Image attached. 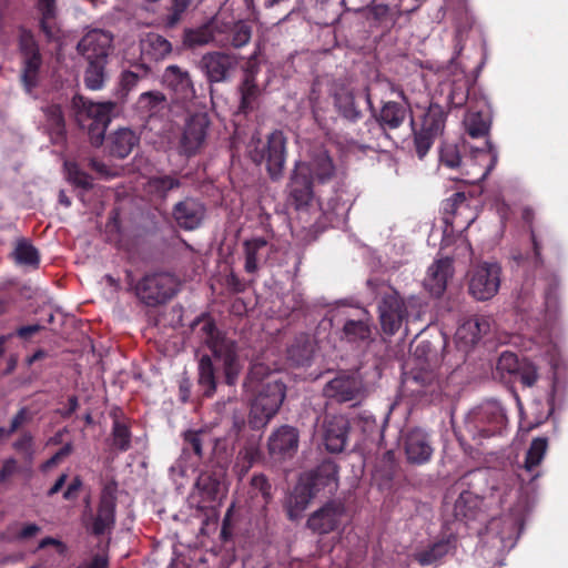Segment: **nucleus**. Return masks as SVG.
Returning <instances> with one entry per match:
<instances>
[{
    "label": "nucleus",
    "mask_w": 568,
    "mask_h": 568,
    "mask_svg": "<svg viewBox=\"0 0 568 568\" xmlns=\"http://www.w3.org/2000/svg\"><path fill=\"white\" fill-rule=\"evenodd\" d=\"M252 397L250 424L253 428L265 426L278 412L286 396V386L280 379L263 383Z\"/></svg>",
    "instance_id": "obj_5"
},
{
    "label": "nucleus",
    "mask_w": 568,
    "mask_h": 568,
    "mask_svg": "<svg viewBox=\"0 0 568 568\" xmlns=\"http://www.w3.org/2000/svg\"><path fill=\"white\" fill-rule=\"evenodd\" d=\"M178 291L176 278L166 272L145 274L134 286L138 300L149 307L166 304L176 295Z\"/></svg>",
    "instance_id": "obj_7"
},
{
    "label": "nucleus",
    "mask_w": 568,
    "mask_h": 568,
    "mask_svg": "<svg viewBox=\"0 0 568 568\" xmlns=\"http://www.w3.org/2000/svg\"><path fill=\"white\" fill-rule=\"evenodd\" d=\"M464 124L471 138H483L489 133L491 118L488 112L469 110L464 119Z\"/></svg>",
    "instance_id": "obj_48"
},
{
    "label": "nucleus",
    "mask_w": 568,
    "mask_h": 568,
    "mask_svg": "<svg viewBox=\"0 0 568 568\" xmlns=\"http://www.w3.org/2000/svg\"><path fill=\"white\" fill-rule=\"evenodd\" d=\"M506 424L504 409L496 403H487L469 415L466 429L473 439L489 438L500 434Z\"/></svg>",
    "instance_id": "obj_9"
},
{
    "label": "nucleus",
    "mask_w": 568,
    "mask_h": 568,
    "mask_svg": "<svg viewBox=\"0 0 568 568\" xmlns=\"http://www.w3.org/2000/svg\"><path fill=\"white\" fill-rule=\"evenodd\" d=\"M38 551H41L42 554H48L49 558L43 561V564L38 562V568H40L41 565H48V566H60L68 554V547L67 545L53 537H45L38 541Z\"/></svg>",
    "instance_id": "obj_47"
},
{
    "label": "nucleus",
    "mask_w": 568,
    "mask_h": 568,
    "mask_svg": "<svg viewBox=\"0 0 568 568\" xmlns=\"http://www.w3.org/2000/svg\"><path fill=\"white\" fill-rule=\"evenodd\" d=\"M113 37L103 30L89 31L78 43V51L87 61H108Z\"/></svg>",
    "instance_id": "obj_20"
},
{
    "label": "nucleus",
    "mask_w": 568,
    "mask_h": 568,
    "mask_svg": "<svg viewBox=\"0 0 568 568\" xmlns=\"http://www.w3.org/2000/svg\"><path fill=\"white\" fill-rule=\"evenodd\" d=\"M425 305L419 297L404 298L395 288L382 293L377 304L378 321L385 335L394 336L405 324V335L409 325L422 321Z\"/></svg>",
    "instance_id": "obj_3"
},
{
    "label": "nucleus",
    "mask_w": 568,
    "mask_h": 568,
    "mask_svg": "<svg viewBox=\"0 0 568 568\" xmlns=\"http://www.w3.org/2000/svg\"><path fill=\"white\" fill-rule=\"evenodd\" d=\"M206 213L205 205L197 199L187 196L172 207V217L184 231H193L201 226Z\"/></svg>",
    "instance_id": "obj_19"
},
{
    "label": "nucleus",
    "mask_w": 568,
    "mask_h": 568,
    "mask_svg": "<svg viewBox=\"0 0 568 568\" xmlns=\"http://www.w3.org/2000/svg\"><path fill=\"white\" fill-rule=\"evenodd\" d=\"M440 94H445V103L448 109L462 108L466 104L469 95L468 81L465 78L455 79L439 85Z\"/></svg>",
    "instance_id": "obj_43"
},
{
    "label": "nucleus",
    "mask_w": 568,
    "mask_h": 568,
    "mask_svg": "<svg viewBox=\"0 0 568 568\" xmlns=\"http://www.w3.org/2000/svg\"><path fill=\"white\" fill-rule=\"evenodd\" d=\"M64 168L67 171V176L69 182H71L77 187L83 190H90L93 186L92 176L88 174L85 171L80 169L79 164L71 161H65Z\"/></svg>",
    "instance_id": "obj_61"
},
{
    "label": "nucleus",
    "mask_w": 568,
    "mask_h": 568,
    "mask_svg": "<svg viewBox=\"0 0 568 568\" xmlns=\"http://www.w3.org/2000/svg\"><path fill=\"white\" fill-rule=\"evenodd\" d=\"M467 197L464 192H456L442 203L443 221L447 226H453L455 216L460 209H469L466 203Z\"/></svg>",
    "instance_id": "obj_52"
},
{
    "label": "nucleus",
    "mask_w": 568,
    "mask_h": 568,
    "mask_svg": "<svg viewBox=\"0 0 568 568\" xmlns=\"http://www.w3.org/2000/svg\"><path fill=\"white\" fill-rule=\"evenodd\" d=\"M333 104L338 115L351 123H356L363 118L353 91L347 88H339L334 92Z\"/></svg>",
    "instance_id": "obj_37"
},
{
    "label": "nucleus",
    "mask_w": 568,
    "mask_h": 568,
    "mask_svg": "<svg viewBox=\"0 0 568 568\" xmlns=\"http://www.w3.org/2000/svg\"><path fill=\"white\" fill-rule=\"evenodd\" d=\"M365 318H348L345 321L341 331L342 341L356 347L367 346L374 342V325L368 313L365 312Z\"/></svg>",
    "instance_id": "obj_23"
},
{
    "label": "nucleus",
    "mask_w": 568,
    "mask_h": 568,
    "mask_svg": "<svg viewBox=\"0 0 568 568\" xmlns=\"http://www.w3.org/2000/svg\"><path fill=\"white\" fill-rule=\"evenodd\" d=\"M256 74L257 68L255 65H248L244 71L243 80L237 88L240 94L239 114L246 115L256 108L261 93L256 82Z\"/></svg>",
    "instance_id": "obj_31"
},
{
    "label": "nucleus",
    "mask_w": 568,
    "mask_h": 568,
    "mask_svg": "<svg viewBox=\"0 0 568 568\" xmlns=\"http://www.w3.org/2000/svg\"><path fill=\"white\" fill-rule=\"evenodd\" d=\"M168 108V100L161 91H146L140 94L135 110L142 118H152Z\"/></svg>",
    "instance_id": "obj_44"
},
{
    "label": "nucleus",
    "mask_w": 568,
    "mask_h": 568,
    "mask_svg": "<svg viewBox=\"0 0 568 568\" xmlns=\"http://www.w3.org/2000/svg\"><path fill=\"white\" fill-rule=\"evenodd\" d=\"M447 344L446 336L437 333L435 336L418 339L413 355L416 362L410 372L405 373L404 388L413 396L425 398L429 403H440L446 383L440 378L437 368L443 361L442 352Z\"/></svg>",
    "instance_id": "obj_1"
},
{
    "label": "nucleus",
    "mask_w": 568,
    "mask_h": 568,
    "mask_svg": "<svg viewBox=\"0 0 568 568\" xmlns=\"http://www.w3.org/2000/svg\"><path fill=\"white\" fill-rule=\"evenodd\" d=\"M276 378V374H274L268 368V366L263 363H253L243 382V389L245 393H255L257 387H260L263 383Z\"/></svg>",
    "instance_id": "obj_49"
},
{
    "label": "nucleus",
    "mask_w": 568,
    "mask_h": 568,
    "mask_svg": "<svg viewBox=\"0 0 568 568\" xmlns=\"http://www.w3.org/2000/svg\"><path fill=\"white\" fill-rule=\"evenodd\" d=\"M243 245L245 251L244 270L246 273L254 274L258 268L257 254L267 246V241L264 237H255L246 240Z\"/></svg>",
    "instance_id": "obj_56"
},
{
    "label": "nucleus",
    "mask_w": 568,
    "mask_h": 568,
    "mask_svg": "<svg viewBox=\"0 0 568 568\" xmlns=\"http://www.w3.org/2000/svg\"><path fill=\"white\" fill-rule=\"evenodd\" d=\"M367 17L379 26L392 27L402 17V0H372Z\"/></svg>",
    "instance_id": "obj_35"
},
{
    "label": "nucleus",
    "mask_w": 568,
    "mask_h": 568,
    "mask_svg": "<svg viewBox=\"0 0 568 568\" xmlns=\"http://www.w3.org/2000/svg\"><path fill=\"white\" fill-rule=\"evenodd\" d=\"M140 143V135L130 128H120L106 138V150L116 159H125Z\"/></svg>",
    "instance_id": "obj_34"
},
{
    "label": "nucleus",
    "mask_w": 568,
    "mask_h": 568,
    "mask_svg": "<svg viewBox=\"0 0 568 568\" xmlns=\"http://www.w3.org/2000/svg\"><path fill=\"white\" fill-rule=\"evenodd\" d=\"M535 217V212L531 207L526 206L521 211V219L523 221L528 224V230L530 233V240L532 244V252H534V265L541 266L544 264V260L541 256V244L537 237L536 231L534 229L532 222Z\"/></svg>",
    "instance_id": "obj_60"
},
{
    "label": "nucleus",
    "mask_w": 568,
    "mask_h": 568,
    "mask_svg": "<svg viewBox=\"0 0 568 568\" xmlns=\"http://www.w3.org/2000/svg\"><path fill=\"white\" fill-rule=\"evenodd\" d=\"M225 470L221 467L206 469L200 473L195 487L202 496V501L212 503L217 500L225 490Z\"/></svg>",
    "instance_id": "obj_27"
},
{
    "label": "nucleus",
    "mask_w": 568,
    "mask_h": 568,
    "mask_svg": "<svg viewBox=\"0 0 568 568\" xmlns=\"http://www.w3.org/2000/svg\"><path fill=\"white\" fill-rule=\"evenodd\" d=\"M211 120L207 113L199 112L190 115L181 133L178 152L187 159L195 156L205 145Z\"/></svg>",
    "instance_id": "obj_11"
},
{
    "label": "nucleus",
    "mask_w": 568,
    "mask_h": 568,
    "mask_svg": "<svg viewBox=\"0 0 568 568\" xmlns=\"http://www.w3.org/2000/svg\"><path fill=\"white\" fill-rule=\"evenodd\" d=\"M116 485H105L100 495L97 515L93 518L91 531L94 536H102L111 530L115 524Z\"/></svg>",
    "instance_id": "obj_17"
},
{
    "label": "nucleus",
    "mask_w": 568,
    "mask_h": 568,
    "mask_svg": "<svg viewBox=\"0 0 568 568\" xmlns=\"http://www.w3.org/2000/svg\"><path fill=\"white\" fill-rule=\"evenodd\" d=\"M287 139L283 131L275 130L267 135L266 142L252 151V160L261 164L266 163V170L272 180H277L284 170L286 161Z\"/></svg>",
    "instance_id": "obj_10"
},
{
    "label": "nucleus",
    "mask_w": 568,
    "mask_h": 568,
    "mask_svg": "<svg viewBox=\"0 0 568 568\" xmlns=\"http://www.w3.org/2000/svg\"><path fill=\"white\" fill-rule=\"evenodd\" d=\"M314 354V344L307 335L297 336L287 348V358L296 366H306Z\"/></svg>",
    "instance_id": "obj_46"
},
{
    "label": "nucleus",
    "mask_w": 568,
    "mask_h": 568,
    "mask_svg": "<svg viewBox=\"0 0 568 568\" xmlns=\"http://www.w3.org/2000/svg\"><path fill=\"white\" fill-rule=\"evenodd\" d=\"M323 395L338 404H359L367 395L364 381L355 373L338 372L323 387Z\"/></svg>",
    "instance_id": "obj_8"
},
{
    "label": "nucleus",
    "mask_w": 568,
    "mask_h": 568,
    "mask_svg": "<svg viewBox=\"0 0 568 568\" xmlns=\"http://www.w3.org/2000/svg\"><path fill=\"white\" fill-rule=\"evenodd\" d=\"M115 108L113 102L95 103L81 94L71 100V112L80 129L85 130L90 143L98 148L103 144L105 131L111 122V113Z\"/></svg>",
    "instance_id": "obj_4"
},
{
    "label": "nucleus",
    "mask_w": 568,
    "mask_h": 568,
    "mask_svg": "<svg viewBox=\"0 0 568 568\" xmlns=\"http://www.w3.org/2000/svg\"><path fill=\"white\" fill-rule=\"evenodd\" d=\"M305 165H295L286 186V203L295 211H306L314 201L313 179L306 176Z\"/></svg>",
    "instance_id": "obj_15"
},
{
    "label": "nucleus",
    "mask_w": 568,
    "mask_h": 568,
    "mask_svg": "<svg viewBox=\"0 0 568 568\" xmlns=\"http://www.w3.org/2000/svg\"><path fill=\"white\" fill-rule=\"evenodd\" d=\"M214 18L207 20L196 28H185L182 34V43L187 49H195L206 45L214 40L215 36Z\"/></svg>",
    "instance_id": "obj_40"
},
{
    "label": "nucleus",
    "mask_w": 568,
    "mask_h": 568,
    "mask_svg": "<svg viewBox=\"0 0 568 568\" xmlns=\"http://www.w3.org/2000/svg\"><path fill=\"white\" fill-rule=\"evenodd\" d=\"M323 440L329 453H341L347 443L349 423L342 415L328 416L324 420Z\"/></svg>",
    "instance_id": "obj_25"
},
{
    "label": "nucleus",
    "mask_w": 568,
    "mask_h": 568,
    "mask_svg": "<svg viewBox=\"0 0 568 568\" xmlns=\"http://www.w3.org/2000/svg\"><path fill=\"white\" fill-rule=\"evenodd\" d=\"M408 111L407 102L386 101L383 102L375 120L382 130H395L405 122Z\"/></svg>",
    "instance_id": "obj_36"
},
{
    "label": "nucleus",
    "mask_w": 568,
    "mask_h": 568,
    "mask_svg": "<svg viewBox=\"0 0 568 568\" xmlns=\"http://www.w3.org/2000/svg\"><path fill=\"white\" fill-rule=\"evenodd\" d=\"M110 417L112 419L110 447L115 452L125 453L132 444L131 422L119 407L111 409Z\"/></svg>",
    "instance_id": "obj_29"
},
{
    "label": "nucleus",
    "mask_w": 568,
    "mask_h": 568,
    "mask_svg": "<svg viewBox=\"0 0 568 568\" xmlns=\"http://www.w3.org/2000/svg\"><path fill=\"white\" fill-rule=\"evenodd\" d=\"M237 64L239 60L234 54L222 51L207 52L200 60V69L210 84L229 81Z\"/></svg>",
    "instance_id": "obj_16"
},
{
    "label": "nucleus",
    "mask_w": 568,
    "mask_h": 568,
    "mask_svg": "<svg viewBox=\"0 0 568 568\" xmlns=\"http://www.w3.org/2000/svg\"><path fill=\"white\" fill-rule=\"evenodd\" d=\"M12 256L19 265H33L36 264V248L33 245L26 241H17L16 248L12 252Z\"/></svg>",
    "instance_id": "obj_63"
},
{
    "label": "nucleus",
    "mask_w": 568,
    "mask_h": 568,
    "mask_svg": "<svg viewBox=\"0 0 568 568\" xmlns=\"http://www.w3.org/2000/svg\"><path fill=\"white\" fill-rule=\"evenodd\" d=\"M261 450L254 444L244 446L237 454L233 470L241 480L253 465L261 458Z\"/></svg>",
    "instance_id": "obj_51"
},
{
    "label": "nucleus",
    "mask_w": 568,
    "mask_h": 568,
    "mask_svg": "<svg viewBox=\"0 0 568 568\" xmlns=\"http://www.w3.org/2000/svg\"><path fill=\"white\" fill-rule=\"evenodd\" d=\"M14 452L27 462H32L34 440L31 433L21 434L12 444Z\"/></svg>",
    "instance_id": "obj_64"
},
{
    "label": "nucleus",
    "mask_w": 568,
    "mask_h": 568,
    "mask_svg": "<svg viewBox=\"0 0 568 568\" xmlns=\"http://www.w3.org/2000/svg\"><path fill=\"white\" fill-rule=\"evenodd\" d=\"M191 329L210 348L214 359L222 366L224 383L234 386L242 368L236 343L226 338L216 327L215 321L205 313L191 323Z\"/></svg>",
    "instance_id": "obj_2"
},
{
    "label": "nucleus",
    "mask_w": 568,
    "mask_h": 568,
    "mask_svg": "<svg viewBox=\"0 0 568 568\" xmlns=\"http://www.w3.org/2000/svg\"><path fill=\"white\" fill-rule=\"evenodd\" d=\"M501 267L498 263L484 262L469 272L468 292L477 301L494 297L500 286Z\"/></svg>",
    "instance_id": "obj_12"
},
{
    "label": "nucleus",
    "mask_w": 568,
    "mask_h": 568,
    "mask_svg": "<svg viewBox=\"0 0 568 568\" xmlns=\"http://www.w3.org/2000/svg\"><path fill=\"white\" fill-rule=\"evenodd\" d=\"M548 448V439L546 437H537L532 439L524 463V468L528 473H532L541 463Z\"/></svg>",
    "instance_id": "obj_53"
},
{
    "label": "nucleus",
    "mask_w": 568,
    "mask_h": 568,
    "mask_svg": "<svg viewBox=\"0 0 568 568\" xmlns=\"http://www.w3.org/2000/svg\"><path fill=\"white\" fill-rule=\"evenodd\" d=\"M345 515L344 503L331 499L308 516L306 528L321 536L338 531L343 527Z\"/></svg>",
    "instance_id": "obj_14"
},
{
    "label": "nucleus",
    "mask_w": 568,
    "mask_h": 568,
    "mask_svg": "<svg viewBox=\"0 0 568 568\" xmlns=\"http://www.w3.org/2000/svg\"><path fill=\"white\" fill-rule=\"evenodd\" d=\"M454 517L466 525L471 521H486L487 515L483 509V499L468 490L460 493L454 504Z\"/></svg>",
    "instance_id": "obj_28"
},
{
    "label": "nucleus",
    "mask_w": 568,
    "mask_h": 568,
    "mask_svg": "<svg viewBox=\"0 0 568 568\" xmlns=\"http://www.w3.org/2000/svg\"><path fill=\"white\" fill-rule=\"evenodd\" d=\"M38 28L43 32L48 41L55 42L59 47L62 40V29L59 22L57 0H38Z\"/></svg>",
    "instance_id": "obj_24"
},
{
    "label": "nucleus",
    "mask_w": 568,
    "mask_h": 568,
    "mask_svg": "<svg viewBox=\"0 0 568 568\" xmlns=\"http://www.w3.org/2000/svg\"><path fill=\"white\" fill-rule=\"evenodd\" d=\"M148 184L152 194L161 200H166L171 191L182 186V181L173 174H161L151 176Z\"/></svg>",
    "instance_id": "obj_50"
},
{
    "label": "nucleus",
    "mask_w": 568,
    "mask_h": 568,
    "mask_svg": "<svg viewBox=\"0 0 568 568\" xmlns=\"http://www.w3.org/2000/svg\"><path fill=\"white\" fill-rule=\"evenodd\" d=\"M20 44L24 55V68L21 74V81L26 92L32 93L36 84V48L32 43V34H22Z\"/></svg>",
    "instance_id": "obj_42"
},
{
    "label": "nucleus",
    "mask_w": 568,
    "mask_h": 568,
    "mask_svg": "<svg viewBox=\"0 0 568 568\" xmlns=\"http://www.w3.org/2000/svg\"><path fill=\"white\" fill-rule=\"evenodd\" d=\"M339 467L332 458H326L316 467L304 471L300 480L316 497L318 494L334 495L339 486Z\"/></svg>",
    "instance_id": "obj_13"
},
{
    "label": "nucleus",
    "mask_w": 568,
    "mask_h": 568,
    "mask_svg": "<svg viewBox=\"0 0 568 568\" xmlns=\"http://www.w3.org/2000/svg\"><path fill=\"white\" fill-rule=\"evenodd\" d=\"M216 375L211 356L203 355L197 366V385L204 397L211 398L216 392Z\"/></svg>",
    "instance_id": "obj_45"
},
{
    "label": "nucleus",
    "mask_w": 568,
    "mask_h": 568,
    "mask_svg": "<svg viewBox=\"0 0 568 568\" xmlns=\"http://www.w3.org/2000/svg\"><path fill=\"white\" fill-rule=\"evenodd\" d=\"M440 164L449 169H459L463 165L460 151L457 144L444 142L439 149Z\"/></svg>",
    "instance_id": "obj_62"
},
{
    "label": "nucleus",
    "mask_w": 568,
    "mask_h": 568,
    "mask_svg": "<svg viewBox=\"0 0 568 568\" xmlns=\"http://www.w3.org/2000/svg\"><path fill=\"white\" fill-rule=\"evenodd\" d=\"M446 118V109L434 98L423 114L420 123L415 122L414 119L410 120L414 146L419 159L425 158L435 140L443 134Z\"/></svg>",
    "instance_id": "obj_6"
},
{
    "label": "nucleus",
    "mask_w": 568,
    "mask_h": 568,
    "mask_svg": "<svg viewBox=\"0 0 568 568\" xmlns=\"http://www.w3.org/2000/svg\"><path fill=\"white\" fill-rule=\"evenodd\" d=\"M295 165H305L308 170L306 176L316 179L318 183H327L335 175V165L328 152L324 149H318L313 152L308 162L298 161Z\"/></svg>",
    "instance_id": "obj_33"
},
{
    "label": "nucleus",
    "mask_w": 568,
    "mask_h": 568,
    "mask_svg": "<svg viewBox=\"0 0 568 568\" xmlns=\"http://www.w3.org/2000/svg\"><path fill=\"white\" fill-rule=\"evenodd\" d=\"M248 494L251 498L261 496L263 505H268L273 498L268 478L264 474H254L250 481Z\"/></svg>",
    "instance_id": "obj_58"
},
{
    "label": "nucleus",
    "mask_w": 568,
    "mask_h": 568,
    "mask_svg": "<svg viewBox=\"0 0 568 568\" xmlns=\"http://www.w3.org/2000/svg\"><path fill=\"white\" fill-rule=\"evenodd\" d=\"M453 275V262L449 258L435 261L427 271L424 287L434 297H440L447 287V281Z\"/></svg>",
    "instance_id": "obj_32"
},
{
    "label": "nucleus",
    "mask_w": 568,
    "mask_h": 568,
    "mask_svg": "<svg viewBox=\"0 0 568 568\" xmlns=\"http://www.w3.org/2000/svg\"><path fill=\"white\" fill-rule=\"evenodd\" d=\"M404 450L408 463L414 465L429 462L434 453L428 434L420 428L410 429L405 434Z\"/></svg>",
    "instance_id": "obj_21"
},
{
    "label": "nucleus",
    "mask_w": 568,
    "mask_h": 568,
    "mask_svg": "<svg viewBox=\"0 0 568 568\" xmlns=\"http://www.w3.org/2000/svg\"><path fill=\"white\" fill-rule=\"evenodd\" d=\"M206 438H209V435L204 430H186L183 434V452H192L201 460Z\"/></svg>",
    "instance_id": "obj_59"
},
{
    "label": "nucleus",
    "mask_w": 568,
    "mask_h": 568,
    "mask_svg": "<svg viewBox=\"0 0 568 568\" xmlns=\"http://www.w3.org/2000/svg\"><path fill=\"white\" fill-rule=\"evenodd\" d=\"M456 548V537L454 535L446 536L427 548L415 554V560L420 566H429L445 557L449 551Z\"/></svg>",
    "instance_id": "obj_41"
},
{
    "label": "nucleus",
    "mask_w": 568,
    "mask_h": 568,
    "mask_svg": "<svg viewBox=\"0 0 568 568\" xmlns=\"http://www.w3.org/2000/svg\"><path fill=\"white\" fill-rule=\"evenodd\" d=\"M163 83L174 92L178 102H186L195 98V89L190 73L179 65L166 67Z\"/></svg>",
    "instance_id": "obj_26"
},
{
    "label": "nucleus",
    "mask_w": 568,
    "mask_h": 568,
    "mask_svg": "<svg viewBox=\"0 0 568 568\" xmlns=\"http://www.w3.org/2000/svg\"><path fill=\"white\" fill-rule=\"evenodd\" d=\"M84 84L90 90H100L105 80V67L108 61H87Z\"/></svg>",
    "instance_id": "obj_55"
},
{
    "label": "nucleus",
    "mask_w": 568,
    "mask_h": 568,
    "mask_svg": "<svg viewBox=\"0 0 568 568\" xmlns=\"http://www.w3.org/2000/svg\"><path fill=\"white\" fill-rule=\"evenodd\" d=\"M43 128L53 144H60L65 139V120L60 104H50L42 109Z\"/></svg>",
    "instance_id": "obj_38"
},
{
    "label": "nucleus",
    "mask_w": 568,
    "mask_h": 568,
    "mask_svg": "<svg viewBox=\"0 0 568 568\" xmlns=\"http://www.w3.org/2000/svg\"><path fill=\"white\" fill-rule=\"evenodd\" d=\"M315 498L313 493L300 479L283 500V509L290 521L303 518L305 510Z\"/></svg>",
    "instance_id": "obj_30"
},
{
    "label": "nucleus",
    "mask_w": 568,
    "mask_h": 568,
    "mask_svg": "<svg viewBox=\"0 0 568 568\" xmlns=\"http://www.w3.org/2000/svg\"><path fill=\"white\" fill-rule=\"evenodd\" d=\"M194 0H170L168 14L162 18V24L165 29H174L182 20L184 14L192 7Z\"/></svg>",
    "instance_id": "obj_54"
},
{
    "label": "nucleus",
    "mask_w": 568,
    "mask_h": 568,
    "mask_svg": "<svg viewBox=\"0 0 568 568\" xmlns=\"http://www.w3.org/2000/svg\"><path fill=\"white\" fill-rule=\"evenodd\" d=\"M298 430L290 425L278 427L268 438L267 448L270 456L276 460L292 458L298 448Z\"/></svg>",
    "instance_id": "obj_18"
},
{
    "label": "nucleus",
    "mask_w": 568,
    "mask_h": 568,
    "mask_svg": "<svg viewBox=\"0 0 568 568\" xmlns=\"http://www.w3.org/2000/svg\"><path fill=\"white\" fill-rule=\"evenodd\" d=\"M141 55L144 60L161 61L172 52V43L161 34L150 32L140 42Z\"/></svg>",
    "instance_id": "obj_39"
},
{
    "label": "nucleus",
    "mask_w": 568,
    "mask_h": 568,
    "mask_svg": "<svg viewBox=\"0 0 568 568\" xmlns=\"http://www.w3.org/2000/svg\"><path fill=\"white\" fill-rule=\"evenodd\" d=\"M490 331V318L484 315H475L465 320L455 333L456 344L467 351L475 346L480 338Z\"/></svg>",
    "instance_id": "obj_22"
},
{
    "label": "nucleus",
    "mask_w": 568,
    "mask_h": 568,
    "mask_svg": "<svg viewBox=\"0 0 568 568\" xmlns=\"http://www.w3.org/2000/svg\"><path fill=\"white\" fill-rule=\"evenodd\" d=\"M151 69L145 63H139L130 70H124L120 78L122 90L125 92L133 90L142 79L148 78Z\"/></svg>",
    "instance_id": "obj_57"
}]
</instances>
